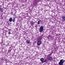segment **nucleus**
Returning a JSON list of instances; mask_svg holds the SVG:
<instances>
[{"instance_id":"nucleus-11","label":"nucleus","mask_w":65,"mask_h":65,"mask_svg":"<svg viewBox=\"0 0 65 65\" xmlns=\"http://www.w3.org/2000/svg\"><path fill=\"white\" fill-rule=\"evenodd\" d=\"M3 9H2V8H0V11H3Z\"/></svg>"},{"instance_id":"nucleus-16","label":"nucleus","mask_w":65,"mask_h":65,"mask_svg":"<svg viewBox=\"0 0 65 65\" xmlns=\"http://www.w3.org/2000/svg\"><path fill=\"white\" fill-rule=\"evenodd\" d=\"M35 27H36V28H37V26L36 25V26H35Z\"/></svg>"},{"instance_id":"nucleus-2","label":"nucleus","mask_w":65,"mask_h":65,"mask_svg":"<svg viewBox=\"0 0 65 65\" xmlns=\"http://www.w3.org/2000/svg\"><path fill=\"white\" fill-rule=\"evenodd\" d=\"M47 57H49L48 58V60L49 61H52V60H53V57H51V55H49L47 56Z\"/></svg>"},{"instance_id":"nucleus-10","label":"nucleus","mask_w":65,"mask_h":65,"mask_svg":"<svg viewBox=\"0 0 65 65\" xmlns=\"http://www.w3.org/2000/svg\"><path fill=\"white\" fill-rule=\"evenodd\" d=\"M26 43H28V44H29L30 43V41L29 40H26Z\"/></svg>"},{"instance_id":"nucleus-5","label":"nucleus","mask_w":65,"mask_h":65,"mask_svg":"<svg viewBox=\"0 0 65 65\" xmlns=\"http://www.w3.org/2000/svg\"><path fill=\"white\" fill-rule=\"evenodd\" d=\"M37 45H40L41 44V41H39L37 43Z\"/></svg>"},{"instance_id":"nucleus-17","label":"nucleus","mask_w":65,"mask_h":65,"mask_svg":"<svg viewBox=\"0 0 65 65\" xmlns=\"http://www.w3.org/2000/svg\"><path fill=\"white\" fill-rule=\"evenodd\" d=\"M10 13H11V14L12 13V14H13V12H11Z\"/></svg>"},{"instance_id":"nucleus-1","label":"nucleus","mask_w":65,"mask_h":65,"mask_svg":"<svg viewBox=\"0 0 65 65\" xmlns=\"http://www.w3.org/2000/svg\"><path fill=\"white\" fill-rule=\"evenodd\" d=\"M64 60L61 59L60 60V62L59 63V65H63V63L64 62Z\"/></svg>"},{"instance_id":"nucleus-6","label":"nucleus","mask_w":65,"mask_h":65,"mask_svg":"<svg viewBox=\"0 0 65 65\" xmlns=\"http://www.w3.org/2000/svg\"><path fill=\"white\" fill-rule=\"evenodd\" d=\"M43 27L42 26H41V32H42L43 31Z\"/></svg>"},{"instance_id":"nucleus-13","label":"nucleus","mask_w":65,"mask_h":65,"mask_svg":"<svg viewBox=\"0 0 65 65\" xmlns=\"http://www.w3.org/2000/svg\"><path fill=\"white\" fill-rule=\"evenodd\" d=\"M39 30L40 32H41V27H40L39 29Z\"/></svg>"},{"instance_id":"nucleus-12","label":"nucleus","mask_w":65,"mask_h":65,"mask_svg":"<svg viewBox=\"0 0 65 65\" xmlns=\"http://www.w3.org/2000/svg\"><path fill=\"white\" fill-rule=\"evenodd\" d=\"M47 62V61L46 59L45 60H44V62Z\"/></svg>"},{"instance_id":"nucleus-3","label":"nucleus","mask_w":65,"mask_h":65,"mask_svg":"<svg viewBox=\"0 0 65 65\" xmlns=\"http://www.w3.org/2000/svg\"><path fill=\"white\" fill-rule=\"evenodd\" d=\"M30 24L31 26H34V24H35V22L32 21L30 22Z\"/></svg>"},{"instance_id":"nucleus-4","label":"nucleus","mask_w":65,"mask_h":65,"mask_svg":"<svg viewBox=\"0 0 65 65\" xmlns=\"http://www.w3.org/2000/svg\"><path fill=\"white\" fill-rule=\"evenodd\" d=\"M62 19L63 21H65V16L63 15L62 17Z\"/></svg>"},{"instance_id":"nucleus-14","label":"nucleus","mask_w":65,"mask_h":65,"mask_svg":"<svg viewBox=\"0 0 65 65\" xmlns=\"http://www.w3.org/2000/svg\"><path fill=\"white\" fill-rule=\"evenodd\" d=\"M40 24V22H39V21L38 22V24Z\"/></svg>"},{"instance_id":"nucleus-9","label":"nucleus","mask_w":65,"mask_h":65,"mask_svg":"<svg viewBox=\"0 0 65 65\" xmlns=\"http://www.w3.org/2000/svg\"><path fill=\"white\" fill-rule=\"evenodd\" d=\"M9 21L10 22H11L12 21V18H10L9 19Z\"/></svg>"},{"instance_id":"nucleus-19","label":"nucleus","mask_w":65,"mask_h":65,"mask_svg":"<svg viewBox=\"0 0 65 65\" xmlns=\"http://www.w3.org/2000/svg\"><path fill=\"white\" fill-rule=\"evenodd\" d=\"M40 61H41V59H40Z\"/></svg>"},{"instance_id":"nucleus-7","label":"nucleus","mask_w":65,"mask_h":65,"mask_svg":"<svg viewBox=\"0 0 65 65\" xmlns=\"http://www.w3.org/2000/svg\"><path fill=\"white\" fill-rule=\"evenodd\" d=\"M12 21L13 23H14L15 22V18H14L12 20Z\"/></svg>"},{"instance_id":"nucleus-15","label":"nucleus","mask_w":65,"mask_h":65,"mask_svg":"<svg viewBox=\"0 0 65 65\" xmlns=\"http://www.w3.org/2000/svg\"><path fill=\"white\" fill-rule=\"evenodd\" d=\"M11 34V32H9L8 34Z\"/></svg>"},{"instance_id":"nucleus-18","label":"nucleus","mask_w":65,"mask_h":65,"mask_svg":"<svg viewBox=\"0 0 65 65\" xmlns=\"http://www.w3.org/2000/svg\"><path fill=\"white\" fill-rule=\"evenodd\" d=\"M49 37H51V35H49Z\"/></svg>"},{"instance_id":"nucleus-8","label":"nucleus","mask_w":65,"mask_h":65,"mask_svg":"<svg viewBox=\"0 0 65 65\" xmlns=\"http://www.w3.org/2000/svg\"><path fill=\"white\" fill-rule=\"evenodd\" d=\"M41 60L42 63H44V58H41Z\"/></svg>"}]
</instances>
